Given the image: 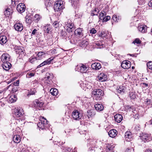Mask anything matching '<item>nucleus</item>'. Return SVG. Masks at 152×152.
Returning <instances> with one entry per match:
<instances>
[{
    "label": "nucleus",
    "instance_id": "f257e3e1",
    "mask_svg": "<svg viewBox=\"0 0 152 152\" xmlns=\"http://www.w3.org/2000/svg\"><path fill=\"white\" fill-rule=\"evenodd\" d=\"M40 121L37 124L38 127L40 129H44L48 127L49 125L48 123V121L44 117H42L40 118Z\"/></svg>",
    "mask_w": 152,
    "mask_h": 152
},
{
    "label": "nucleus",
    "instance_id": "f03ea898",
    "mask_svg": "<svg viewBox=\"0 0 152 152\" xmlns=\"http://www.w3.org/2000/svg\"><path fill=\"white\" fill-rule=\"evenodd\" d=\"M102 94L103 91L99 89H95L92 92L94 99L97 101L101 99Z\"/></svg>",
    "mask_w": 152,
    "mask_h": 152
},
{
    "label": "nucleus",
    "instance_id": "7ed1b4c3",
    "mask_svg": "<svg viewBox=\"0 0 152 152\" xmlns=\"http://www.w3.org/2000/svg\"><path fill=\"white\" fill-rule=\"evenodd\" d=\"M24 113V110L22 108H15L13 110V114L14 116L17 118L23 116Z\"/></svg>",
    "mask_w": 152,
    "mask_h": 152
},
{
    "label": "nucleus",
    "instance_id": "20e7f679",
    "mask_svg": "<svg viewBox=\"0 0 152 152\" xmlns=\"http://www.w3.org/2000/svg\"><path fill=\"white\" fill-rule=\"evenodd\" d=\"M63 1L61 0L56 1L54 4V10L55 11H60L63 9Z\"/></svg>",
    "mask_w": 152,
    "mask_h": 152
},
{
    "label": "nucleus",
    "instance_id": "39448f33",
    "mask_svg": "<svg viewBox=\"0 0 152 152\" xmlns=\"http://www.w3.org/2000/svg\"><path fill=\"white\" fill-rule=\"evenodd\" d=\"M74 24L70 20H68L67 24H66L65 27H66L67 31L70 33L72 32L74 29Z\"/></svg>",
    "mask_w": 152,
    "mask_h": 152
},
{
    "label": "nucleus",
    "instance_id": "423d86ee",
    "mask_svg": "<svg viewBox=\"0 0 152 152\" xmlns=\"http://www.w3.org/2000/svg\"><path fill=\"white\" fill-rule=\"evenodd\" d=\"M140 138L144 142H148L151 140L152 137L150 134H143L140 136Z\"/></svg>",
    "mask_w": 152,
    "mask_h": 152
},
{
    "label": "nucleus",
    "instance_id": "0eeeda50",
    "mask_svg": "<svg viewBox=\"0 0 152 152\" xmlns=\"http://www.w3.org/2000/svg\"><path fill=\"white\" fill-rule=\"evenodd\" d=\"M72 116L74 119L78 120L81 118L82 115L77 111H75L72 113Z\"/></svg>",
    "mask_w": 152,
    "mask_h": 152
},
{
    "label": "nucleus",
    "instance_id": "6e6552de",
    "mask_svg": "<svg viewBox=\"0 0 152 152\" xmlns=\"http://www.w3.org/2000/svg\"><path fill=\"white\" fill-rule=\"evenodd\" d=\"M83 29L78 28L76 29L75 31L74 34L77 36L82 37L83 35Z\"/></svg>",
    "mask_w": 152,
    "mask_h": 152
},
{
    "label": "nucleus",
    "instance_id": "1a4fd4ad",
    "mask_svg": "<svg viewBox=\"0 0 152 152\" xmlns=\"http://www.w3.org/2000/svg\"><path fill=\"white\" fill-rule=\"evenodd\" d=\"M77 68H80L79 70L80 72L82 73L86 72L88 70V67L83 64H81L77 66Z\"/></svg>",
    "mask_w": 152,
    "mask_h": 152
},
{
    "label": "nucleus",
    "instance_id": "9d476101",
    "mask_svg": "<svg viewBox=\"0 0 152 152\" xmlns=\"http://www.w3.org/2000/svg\"><path fill=\"white\" fill-rule=\"evenodd\" d=\"M55 57H51L50 58L47 60L45 61L42 63H41L40 65H38L37 66V68H39L41 66H43L47 64H49L51 63V62L53 60Z\"/></svg>",
    "mask_w": 152,
    "mask_h": 152
},
{
    "label": "nucleus",
    "instance_id": "9b49d317",
    "mask_svg": "<svg viewBox=\"0 0 152 152\" xmlns=\"http://www.w3.org/2000/svg\"><path fill=\"white\" fill-rule=\"evenodd\" d=\"M34 103L35 107L38 108L42 107L44 103L43 101L40 99H36L34 101Z\"/></svg>",
    "mask_w": 152,
    "mask_h": 152
},
{
    "label": "nucleus",
    "instance_id": "f8f14e48",
    "mask_svg": "<svg viewBox=\"0 0 152 152\" xmlns=\"http://www.w3.org/2000/svg\"><path fill=\"white\" fill-rule=\"evenodd\" d=\"M25 6L23 3L19 4L17 6V10L18 12L22 13L25 10Z\"/></svg>",
    "mask_w": 152,
    "mask_h": 152
},
{
    "label": "nucleus",
    "instance_id": "ddd939ff",
    "mask_svg": "<svg viewBox=\"0 0 152 152\" xmlns=\"http://www.w3.org/2000/svg\"><path fill=\"white\" fill-rule=\"evenodd\" d=\"M10 56L7 53H4L1 57V61L2 62H6L10 61Z\"/></svg>",
    "mask_w": 152,
    "mask_h": 152
},
{
    "label": "nucleus",
    "instance_id": "4468645a",
    "mask_svg": "<svg viewBox=\"0 0 152 152\" xmlns=\"http://www.w3.org/2000/svg\"><path fill=\"white\" fill-rule=\"evenodd\" d=\"M130 62L126 60L124 61L121 64V66L122 68L125 69H129L131 67Z\"/></svg>",
    "mask_w": 152,
    "mask_h": 152
},
{
    "label": "nucleus",
    "instance_id": "2eb2a0df",
    "mask_svg": "<svg viewBox=\"0 0 152 152\" xmlns=\"http://www.w3.org/2000/svg\"><path fill=\"white\" fill-rule=\"evenodd\" d=\"M3 64H2V66L3 69L6 71H8L11 68V64L9 62H3Z\"/></svg>",
    "mask_w": 152,
    "mask_h": 152
},
{
    "label": "nucleus",
    "instance_id": "dca6fc26",
    "mask_svg": "<svg viewBox=\"0 0 152 152\" xmlns=\"http://www.w3.org/2000/svg\"><path fill=\"white\" fill-rule=\"evenodd\" d=\"M14 27L15 29L18 31H21L23 29V26L22 24L19 23H16Z\"/></svg>",
    "mask_w": 152,
    "mask_h": 152
},
{
    "label": "nucleus",
    "instance_id": "f3484780",
    "mask_svg": "<svg viewBox=\"0 0 152 152\" xmlns=\"http://www.w3.org/2000/svg\"><path fill=\"white\" fill-rule=\"evenodd\" d=\"M15 48L16 53L19 54L20 56L25 55L23 49L21 48L19 46H15Z\"/></svg>",
    "mask_w": 152,
    "mask_h": 152
},
{
    "label": "nucleus",
    "instance_id": "a211bd4d",
    "mask_svg": "<svg viewBox=\"0 0 152 152\" xmlns=\"http://www.w3.org/2000/svg\"><path fill=\"white\" fill-rule=\"evenodd\" d=\"M118 132L115 129L110 130L108 132V135L110 137L114 138L116 136Z\"/></svg>",
    "mask_w": 152,
    "mask_h": 152
},
{
    "label": "nucleus",
    "instance_id": "6ab92c4d",
    "mask_svg": "<svg viewBox=\"0 0 152 152\" xmlns=\"http://www.w3.org/2000/svg\"><path fill=\"white\" fill-rule=\"evenodd\" d=\"M53 78L52 74L47 73L45 79L46 80V82L48 84H50L51 83V80Z\"/></svg>",
    "mask_w": 152,
    "mask_h": 152
},
{
    "label": "nucleus",
    "instance_id": "aec40b11",
    "mask_svg": "<svg viewBox=\"0 0 152 152\" xmlns=\"http://www.w3.org/2000/svg\"><path fill=\"white\" fill-rule=\"evenodd\" d=\"M91 67L93 69L98 70L101 68V64L99 63H95L92 64Z\"/></svg>",
    "mask_w": 152,
    "mask_h": 152
},
{
    "label": "nucleus",
    "instance_id": "412c9836",
    "mask_svg": "<svg viewBox=\"0 0 152 152\" xmlns=\"http://www.w3.org/2000/svg\"><path fill=\"white\" fill-rule=\"evenodd\" d=\"M13 12L12 8H7L4 12V14L6 17H8L11 15Z\"/></svg>",
    "mask_w": 152,
    "mask_h": 152
},
{
    "label": "nucleus",
    "instance_id": "4be33fe9",
    "mask_svg": "<svg viewBox=\"0 0 152 152\" xmlns=\"http://www.w3.org/2000/svg\"><path fill=\"white\" fill-rule=\"evenodd\" d=\"M98 79L101 81H104L107 80V76L103 73H101L98 76Z\"/></svg>",
    "mask_w": 152,
    "mask_h": 152
},
{
    "label": "nucleus",
    "instance_id": "5701e85b",
    "mask_svg": "<svg viewBox=\"0 0 152 152\" xmlns=\"http://www.w3.org/2000/svg\"><path fill=\"white\" fill-rule=\"evenodd\" d=\"M95 109L97 111H100L104 109L103 105L101 103H96L94 105Z\"/></svg>",
    "mask_w": 152,
    "mask_h": 152
},
{
    "label": "nucleus",
    "instance_id": "b1692460",
    "mask_svg": "<svg viewBox=\"0 0 152 152\" xmlns=\"http://www.w3.org/2000/svg\"><path fill=\"white\" fill-rule=\"evenodd\" d=\"M115 121L118 123H120L122 120L123 117L122 115L120 114H117L114 116Z\"/></svg>",
    "mask_w": 152,
    "mask_h": 152
},
{
    "label": "nucleus",
    "instance_id": "393cba45",
    "mask_svg": "<svg viewBox=\"0 0 152 152\" xmlns=\"http://www.w3.org/2000/svg\"><path fill=\"white\" fill-rule=\"evenodd\" d=\"M125 140L127 141H129L132 139V135L131 133L129 132H126L125 135Z\"/></svg>",
    "mask_w": 152,
    "mask_h": 152
},
{
    "label": "nucleus",
    "instance_id": "a878e982",
    "mask_svg": "<svg viewBox=\"0 0 152 152\" xmlns=\"http://www.w3.org/2000/svg\"><path fill=\"white\" fill-rule=\"evenodd\" d=\"M7 41V37L6 36L2 35L0 37V44L1 45L5 44Z\"/></svg>",
    "mask_w": 152,
    "mask_h": 152
},
{
    "label": "nucleus",
    "instance_id": "bb28decb",
    "mask_svg": "<svg viewBox=\"0 0 152 152\" xmlns=\"http://www.w3.org/2000/svg\"><path fill=\"white\" fill-rule=\"evenodd\" d=\"M138 29L139 31L142 33H145L147 31V27L145 25H141L139 26Z\"/></svg>",
    "mask_w": 152,
    "mask_h": 152
},
{
    "label": "nucleus",
    "instance_id": "cd10ccee",
    "mask_svg": "<svg viewBox=\"0 0 152 152\" xmlns=\"http://www.w3.org/2000/svg\"><path fill=\"white\" fill-rule=\"evenodd\" d=\"M13 140L14 142L17 143H19L21 141L20 136L19 135H15L13 137Z\"/></svg>",
    "mask_w": 152,
    "mask_h": 152
},
{
    "label": "nucleus",
    "instance_id": "c85d7f7f",
    "mask_svg": "<svg viewBox=\"0 0 152 152\" xmlns=\"http://www.w3.org/2000/svg\"><path fill=\"white\" fill-rule=\"evenodd\" d=\"M95 114V111L93 110H88L87 111V115L88 118L93 117Z\"/></svg>",
    "mask_w": 152,
    "mask_h": 152
},
{
    "label": "nucleus",
    "instance_id": "c756f323",
    "mask_svg": "<svg viewBox=\"0 0 152 152\" xmlns=\"http://www.w3.org/2000/svg\"><path fill=\"white\" fill-rule=\"evenodd\" d=\"M51 28V26L49 24H47L44 27V31L45 32L49 33Z\"/></svg>",
    "mask_w": 152,
    "mask_h": 152
},
{
    "label": "nucleus",
    "instance_id": "7c9ffc66",
    "mask_svg": "<svg viewBox=\"0 0 152 152\" xmlns=\"http://www.w3.org/2000/svg\"><path fill=\"white\" fill-rule=\"evenodd\" d=\"M99 10L98 8H95L93 10H92L91 12V15L93 16L98 15L99 12Z\"/></svg>",
    "mask_w": 152,
    "mask_h": 152
},
{
    "label": "nucleus",
    "instance_id": "2f4dec72",
    "mask_svg": "<svg viewBox=\"0 0 152 152\" xmlns=\"http://www.w3.org/2000/svg\"><path fill=\"white\" fill-rule=\"evenodd\" d=\"M17 99V98L16 95H12L9 98V102L11 103L15 102Z\"/></svg>",
    "mask_w": 152,
    "mask_h": 152
},
{
    "label": "nucleus",
    "instance_id": "473e14b6",
    "mask_svg": "<svg viewBox=\"0 0 152 152\" xmlns=\"http://www.w3.org/2000/svg\"><path fill=\"white\" fill-rule=\"evenodd\" d=\"M50 93L53 96H56L58 93V90L56 88H51L50 91Z\"/></svg>",
    "mask_w": 152,
    "mask_h": 152
},
{
    "label": "nucleus",
    "instance_id": "72a5a7b5",
    "mask_svg": "<svg viewBox=\"0 0 152 152\" xmlns=\"http://www.w3.org/2000/svg\"><path fill=\"white\" fill-rule=\"evenodd\" d=\"M125 88L123 86H121L118 88L117 89L118 92L120 94H123L125 91Z\"/></svg>",
    "mask_w": 152,
    "mask_h": 152
},
{
    "label": "nucleus",
    "instance_id": "f704fd0d",
    "mask_svg": "<svg viewBox=\"0 0 152 152\" xmlns=\"http://www.w3.org/2000/svg\"><path fill=\"white\" fill-rule=\"evenodd\" d=\"M53 3V1L51 0H46L45 1V5L46 7H49L52 6Z\"/></svg>",
    "mask_w": 152,
    "mask_h": 152
},
{
    "label": "nucleus",
    "instance_id": "c9c22d12",
    "mask_svg": "<svg viewBox=\"0 0 152 152\" xmlns=\"http://www.w3.org/2000/svg\"><path fill=\"white\" fill-rule=\"evenodd\" d=\"M79 0H72V6L77 8L78 6L79 1Z\"/></svg>",
    "mask_w": 152,
    "mask_h": 152
},
{
    "label": "nucleus",
    "instance_id": "e433bc0d",
    "mask_svg": "<svg viewBox=\"0 0 152 152\" xmlns=\"http://www.w3.org/2000/svg\"><path fill=\"white\" fill-rule=\"evenodd\" d=\"M42 18V16L39 14H36L34 16V20L38 22Z\"/></svg>",
    "mask_w": 152,
    "mask_h": 152
},
{
    "label": "nucleus",
    "instance_id": "4c0bfd02",
    "mask_svg": "<svg viewBox=\"0 0 152 152\" xmlns=\"http://www.w3.org/2000/svg\"><path fill=\"white\" fill-rule=\"evenodd\" d=\"M144 104L145 105L146 104V106L148 107V108L151 107L152 104L151 103V100L149 99H146V100L145 101Z\"/></svg>",
    "mask_w": 152,
    "mask_h": 152
},
{
    "label": "nucleus",
    "instance_id": "58836bf2",
    "mask_svg": "<svg viewBox=\"0 0 152 152\" xmlns=\"http://www.w3.org/2000/svg\"><path fill=\"white\" fill-rule=\"evenodd\" d=\"M38 57L37 59H40L42 58L43 57H45V53L42 52H39L37 54Z\"/></svg>",
    "mask_w": 152,
    "mask_h": 152
},
{
    "label": "nucleus",
    "instance_id": "ea45409f",
    "mask_svg": "<svg viewBox=\"0 0 152 152\" xmlns=\"http://www.w3.org/2000/svg\"><path fill=\"white\" fill-rule=\"evenodd\" d=\"M85 85L86 86V87L88 89L91 88L94 85L92 83L88 82H86Z\"/></svg>",
    "mask_w": 152,
    "mask_h": 152
},
{
    "label": "nucleus",
    "instance_id": "a19ab883",
    "mask_svg": "<svg viewBox=\"0 0 152 152\" xmlns=\"http://www.w3.org/2000/svg\"><path fill=\"white\" fill-rule=\"evenodd\" d=\"M26 22L28 24L31 23L32 22L31 18L28 15H26L25 17Z\"/></svg>",
    "mask_w": 152,
    "mask_h": 152
},
{
    "label": "nucleus",
    "instance_id": "79ce46f5",
    "mask_svg": "<svg viewBox=\"0 0 152 152\" xmlns=\"http://www.w3.org/2000/svg\"><path fill=\"white\" fill-rule=\"evenodd\" d=\"M112 24H113V22H117L119 20L118 18L116 15H113L112 18Z\"/></svg>",
    "mask_w": 152,
    "mask_h": 152
},
{
    "label": "nucleus",
    "instance_id": "37998d69",
    "mask_svg": "<svg viewBox=\"0 0 152 152\" xmlns=\"http://www.w3.org/2000/svg\"><path fill=\"white\" fill-rule=\"evenodd\" d=\"M96 45L97 46V48H101L103 47L104 45L100 41H98L96 43Z\"/></svg>",
    "mask_w": 152,
    "mask_h": 152
},
{
    "label": "nucleus",
    "instance_id": "c03bdc74",
    "mask_svg": "<svg viewBox=\"0 0 152 152\" xmlns=\"http://www.w3.org/2000/svg\"><path fill=\"white\" fill-rule=\"evenodd\" d=\"M106 14V13L104 12H101L99 14V18L101 20H102L103 18H104V16H105Z\"/></svg>",
    "mask_w": 152,
    "mask_h": 152
},
{
    "label": "nucleus",
    "instance_id": "a18cd8bd",
    "mask_svg": "<svg viewBox=\"0 0 152 152\" xmlns=\"http://www.w3.org/2000/svg\"><path fill=\"white\" fill-rule=\"evenodd\" d=\"M88 44V42L86 40H84L80 43V45L81 47H86L87 46Z\"/></svg>",
    "mask_w": 152,
    "mask_h": 152
},
{
    "label": "nucleus",
    "instance_id": "49530a36",
    "mask_svg": "<svg viewBox=\"0 0 152 152\" xmlns=\"http://www.w3.org/2000/svg\"><path fill=\"white\" fill-rule=\"evenodd\" d=\"M36 92V91L35 88L31 89V90L30 93L28 94L27 95L28 96L29 95H34L35 94Z\"/></svg>",
    "mask_w": 152,
    "mask_h": 152
},
{
    "label": "nucleus",
    "instance_id": "de8ad7c7",
    "mask_svg": "<svg viewBox=\"0 0 152 152\" xmlns=\"http://www.w3.org/2000/svg\"><path fill=\"white\" fill-rule=\"evenodd\" d=\"M141 41L138 38L135 39V40L132 42V43L135 44L136 43L137 44H140L141 43Z\"/></svg>",
    "mask_w": 152,
    "mask_h": 152
},
{
    "label": "nucleus",
    "instance_id": "09e8293b",
    "mask_svg": "<svg viewBox=\"0 0 152 152\" xmlns=\"http://www.w3.org/2000/svg\"><path fill=\"white\" fill-rule=\"evenodd\" d=\"M147 67L150 69L152 70V61H149L147 64Z\"/></svg>",
    "mask_w": 152,
    "mask_h": 152
},
{
    "label": "nucleus",
    "instance_id": "8fccbe9b",
    "mask_svg": "<svg viewBox=\"0 0 152 152\" xmlns=\"http://www.w3.org/2000/svg\"><path fill=\"white\" fill-rule=\"evenodd\" d=\"M110 17L109 16H106L104 17V18H103L102 20V21L104 22L105 21L106 22L108 20H110Z\"/></svg>",
    "mask_w": 152,
    "mask_h": 152
},
{
    "label": "nucleus",
    "instance_id": "3c124183",
    "mask_svg": "<svg viewBox=\"0 0 152 152\" xmlns=\"http://www.w3.org/2000/svg\"><path fill=\"white\" fill-rule=\"evenodd\" d=\"M35 74L33 72L28 73L26 74V76L27 77L30 78L34 76Z\"/></svg>",
    "mask_w": 152,
    "mask_h": 152
},
{
    "label": "nucleus",
    "instance_id": "603ef678",
    "mask_svg": "<svg viewBox=\"0 0 152 152\" xmlns=\"http://www.w3.org/2000/svg\"><path fill=\"white\" fill-rule=\"evenodd\" d=\"M134 149H133V147L130 148H128L126 150V152H131L132 151L134 152Z\"/></svg>",
    "mask_w": 152,
    "mask_h": 152
},
{
    "label": "nucleus",
    "instance_id": "864d4df0",
    "mask_svg": "<svg viewBox=\"0 0 152 152\" xmlns=\"http://www.w3.org/2000/svg\"><path fill=\"white\" fill-rule=\"evenodd\" d=\"M129 96L131 99H134L136 97V95L132 93H131L130 94Z\"/></svg>",
    "mask_w": 152,
    "mask_h": 152
},
{
    "label": "nucleus",
    "instance_id": "5fc2aeb1",
    "mask_svg": "<svg viewBox=\"0 0 152 152\" xmlns=\"http://www.w3.org/2000/svg\"><path fill=\"white\" fill-rule=\"evenodd\" d=\"M37 58H29L30 61L32 63H33L34 62L37 61Z\"/></svg>",
    "mask_w": 152,
    "mask_h": 152
},
{
    "label": "nucleus",
    "instance_id": "6e6d98bb",
    "mask_svg": "<svg viewBox=\"0 0 152 152\" xmlns=\"http://www.w3.org/2000/svg\"><path fill=\"white\" fill-rule=\"evenodd\" d=\"M32 84L34 87L37 86L38 85V82L37 80H35L33 82Z\"/></svg>",
    "mask_w": 152,
    "mask_h": 152
},
{
    "label": "nucleus",
    "instance_id": "4d7b16f0",
    "mask_svg": "<svg viewBox=\"0 0 152 152\" xmlns=\"http://www.w3.org/2000/svg\"><path fill=\"white\" fill-rule=\"evenodd\" d=\"M133 117L134 118L136 119L137 118H139V115L137 113L136 114L134 113L133 114Z\"/></svg>",
    "mask_w": 152,
    "mask_h": 152
},
{
    "label": "nucleus",
    "instance_id": "13d9d810",
    "mask_svg": "<svg viewBox=\"0 0 152 152\" xmlns=\"http://www.w3.org/2000/svg\"><path fill=\"white\" fill-rule=\"evenodd\" d=\"M96 32V31L94 28H92L90 31V33L92 34H94Z\"/></svg>",
    "mask_w": 152,
    "mask_h": 152
},
{
    "label": "nucleus",
    "instance_id": "bf43d9fd",
    "mask_svg": "<svg viewBox=\"0 0 152 152\" xmlns=\"http://www.w3.org/2000/svg\"><path fill=\"white\" fill-rule=\"evenodd\" d=\"M58 23L57 21L54 22L53 24V26L56 28H57L58 26Z\"/></svg>",
    "mask_w": 152,
    "mask_h": 152
},
{
    "label": "nucleus",
    "instance_id": "052dcab7",
    "mask_svg": "<svg viewBox=\"0 0 152 152\" xmlns=\"http://www.w3.org/2000/svg\"><path fill=\"white\" fill-rule=\"evenodd\" d=\"M105 33L104 32H102L101 33V34L99 35V36H101V37H103L104 38V37L106 38V37H105L106 34H105Z\"/></svg>",
    "mask_w": 152,
    "mask_h": 152
},
{
    "label": "nucleus",
    "instance_id": "680f3d73",
    "mask_svg": "<svg viewBox=\"0 0 152 152\" xmlns=\"http://www.w3.org/2000/svg\"><path fill=\"white\" fill-rule=\"evenodd\" d=\"M51 53L52 54H55L56 53V50L55 49H52L51 50Z\"/></svg>",
    "mask_w": 152,
    "mask_h": 152
},
{
    "label": "nucleus",
    "instance_id": "e2e57ef3",
    "mask_svg": "<svg viewBox=\"0 0 152 152\" xmlns=\"http://www.w3.org/2000/svg\"><path fill=\"white\" fill-rule=\"evenodd\" d=\"M80 133L81 134L86 135V134L87 133V131L84 130L80 132Z\"/></svg>",
    "mask_w": 152,
    "mask_h": 152
},
{
    "label": "nucleus",
    "instance_id": "0e129e2a",
    "mask_svg": "<svg viewBox=\"0 0 152 152\" xmlns=\"http://www.w3.org/2000/svg\"><path fill=\"white\" fill-rule=\"evenodd\" d=\"M37 30L36 29H34L32 31L31 35H35L37 33Z\"/></svg>",
    "mask_w": 152,
    "mask_h": 152
},
{
    "label": "nucleus",
    "instance_id": "69168bd1",
    "mask_svg": "<svg viewBox=\"0 0 152 152\" xmlns=\"http://www.w3.org/2000/svg\"><path fill=\"white\" fill-rule=\"evenodd\" d=\"M148 5L149 7H152V0H150L148 3Z\"/></svg>",
    "mask_w": 152,
    "mask_h": 152
},
{
    "label": "nucleus",
    "instance_id": "338daca9",
    "mask_svg": "<svg viewBox=\"0 0 152 152\" xmlns=\"http://www.w3.org/2000/svg\"><path fill=\"white\" fill-rule=\"evenodd\" d=\"M18 90L16 87H15L13 88L12 89V91L14 92H15L17 91Z\"/></svg>",
    "mask_w": 152,
    "mask_h": 152
},
{
    "label": "nucleus",
    "instance_id": "774afa93",
    "mask_svg": "<svg viewBox=\"0 0 152 152\" xmlns=\"http://www.w3.org/2000/svg\"><path fill=\"white\" fill-rule=\"evenodd\" d=\"M18 0H12V4H13V3H14V4H16V2L18 1Z\"/></svg>",
    "mask_w": 152,
    "mask_h": 152
}]
</instances>
